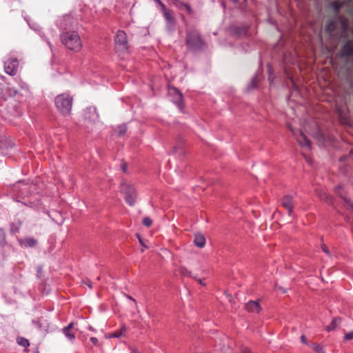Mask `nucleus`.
I'll use <instances>...</instances> for the list:
<instances>
[{
  "label": "nucleus",
  "instance_id": "obj_1",
  "mask_svg": "<svg viewBox=\"0 0 353 353\" xmlns=\"http://www.w3.org/2000/svg\"><path fill=\"white\" fill-rule=\"evenodd\" d=\"M62 43L69 50L79 52L82 48V41L77 32H65L61 35Z\"/></svg>",
  "mask_w": 353,
  "mask_h": 353
},
{
  "label": "nucleus",
  "instance_id": "obj_2",
  "mask_svg": "<svg viewBox=\"0 0 353 353\" xmlns=\"http://www.w3.org/2000/svg\"><path fill=\"white\" fill-rule=\"evenodd\" d=\"M72 98L68 94L63 93L58 95L54 100L57 109L63 115L70 113L72 105Z\"/></svg>",
  "mask_w": 353,
  "mask_h": 353
},
{
  "label": "nucleus",
  "instance_id": "obj_3",
  "mask_svg": "<svg viewBox=\"0 0 353 353\" xmlns=\"http://www.w3.org/2000/svg\"><path fill=\"white\" fill-rule=\"evenodd\" d=\"M115 50L119 54H124L128 50V42L126 33L123 30H118L114 37Z\"/></svg>",
  "mask_w": 353,
  "mask_h": 353
},
{
  "label": "nucleus",
  "instance_id": "obj_4",
  "mask_svg": "<svg viewBox=\"0 0 353 353\" xmlns=\"http://www.w3.org/2000/svg\"><path fill=\"white\" fill-rule=\"evenodd\" d=\"M121 192L125 195V202L132 206L136 202L137 191L134 186L127 181L121 183Z\"/></svg>",
  "mask_w": 353,
  "mask_h": 353
},
{
  "label": "nucleus",
  "instance_id": "obj_5",
  "mask_svg": "<svg viewBox=\"0 0 353 353\" xmlns=\"http://www.w3.org/2000/svg\"><path fill=\"white\" fill-rule=\"evenodd\" d=\"M186 45L188 48L196 50L201 48L203 41L199 32L196 30L188 31L186 37Z\"/></svg>",
  "mask_w": 353,
  "mask_h": 353
},
{
  "label": "nucleus",
  "instance_id": "obj_6",
  "mask_svg": "<svg viewBox=\"0 0 353 353\" xmlns=\"http://www.w3.org/2000/svg\"><path fill=\"white\" fill-rule=\"evenodd\" d=\"M19 61L17 58H10L4 62V70L10 76H14L18 70Z\"/></svg>",
  "mask_w": 353,
  "mask_h": 353
},
{
  "label": "nucleus",
  "instance_id": "obj_7",
  "mask_svg": "<svg viewBox=\"0 0 353 353\" xmlns=\"http://www.w3.org/2000/svg\"><path fill=\"white\" fill-rule=\"evenodd\" d=\"M168 93L170 96H173L172 99L173 103H174L180 109L183 107L182 103V94L176 88H169Z\"/></svg>",
  "mask_w": 353,
  "mask_h": 353
},
{
  "label": "nucleus",
  "instance_id": "obj_8",
  "mask_svg": "<svg viewBox=\"0 0 353 353\" xmlns=\"http://www.w3.org/2000/svg\"><path fill=\"white\" fill-rule=\"evenodd\" d=\"M288 128L292 131L294 136H295L296 141H298L300 145L305 148H310V141L302 132H297L298 134H296V132H295L293 130L290 125H288Z\"/></svg>",
  "mask_w": 353,
  "mask_h": 353
},
{
  "label": "nucleus",
  "instance_id": "obj_9",
  "mask_svg": "<svg viewBox=\"0 0 353 353\" xmlns=\"http://www.w3.org/2000/svg\"><path fill=\"white\" fill-rule=\"evenodd\" d=\"M282 206L285 208L289 215H291L294 209V200L293 197L290 195H285L281 200Z\"/></svg>",
  "mask_w": 353,
  "mask_h": 353
},
{
  "label": "nucleus",
  "instance_id": "obj_10",
  "mask_svg": "<svg viewBox=\"0 0 353 353\" xmlns=\"http://www.w3.org/2000/svg\"><path fill=\"white\" fill-rule=\"evenodd\" d=\"M84 116L85 119L93 122L96 121L99 118L94 107H89L86 108Z\"/></svg>",
  "mask_w": 353,
  "mask_h": 353
},
{
  "label": "nucleus",
  "instance_id": "obj_11",
  "mask_svg": "<svg viewBox=\"0 0 353 353\" xmlns=\"http://www.w3.org/2000/svg\"><path fill=\"white\" fill-rule=\"evenodd\" d=\"M245 309L251 312H259L261 307L257 301H250L245 304Z\"/></svg>",
  "mask_w": 353,
  "mask_h": 353
},
{
  "label": "nucleus",
  "instance_id": "obj_12",
  "mask_svg": "<svg viewBox=\"0 0 353 353\" xmlns=\"http://www.w3.org/2000/svg\"><path fill=\"white\" fill-rule=\"evenodd\" d=\"M205 242H206L205 238L202 234H201V233L195 234L194 239V243L196 247H198L199 248H203L205 245Z\"/></svg>",
  "mask_w": 353,
  "mask_h": 353
},
{
  "label": "nucleus",
  "instance_id": "obj_13",
  "mask_svg": "<svg viewBox=\"0 0 353 353\" xmlns=\"http://www.w3.org/2000/svg\"><path fill=\"white\" fill-rule=\"evenodd\" d=\"M164 16L166 20L167 28L170 31H172L175 28V21L169 12H165Z\"/></svg>",
  "mask_w": 353,
  "mask_h": 353
},
{
  "label": "nucleus",
  "instance_id": "obj_14",
  "mask_svg": "<svg viewBox=\"0 0 353 353\" xmlns=\"http://www.w3.org/2000/svg\"><path fill=\"white\" fill-rule=\"evenodd\" d=\"M342 54L344 56H352L353 55V45L351 41H348L343 47Z\"/></svg>",
  "mask_w": 353,
  "mask_h": 353
},
{
  "label": "nucleus",
  "instance_id": "obj_15",
  "mask_svg": "<svg viewBox=\"0 0 353 353\" xmlns=\"http://www.w3.org/2000/svg\"><path fill=\"white\" fill-rule=\"evenodd\" d=\"M342 186L339 185L336 188V191L339 194V195L344 199V201L345 202L347 208L349 209H351L353 211V204L350 202L349 199L346 198V196L343 194V192H340V190L342 189Z\"/></svg>",
  "mask_w": 353,
  "mask_h": 353
},
{
  "label": "nucleus",
  "instance_id": "obj_16",
  "mask_svg": "<svg viewBox=\"0 0 353 353\" xmlns=\"http://www.w3.org/2000/svg\"><path fill=\"white\" fill-rule=\"evenodd\" d=\"M341 319L340 318H334L331 322V323L327 325L325 328V330L327 332H330L332 330H334L336 329V327L339 326V325L341 323Z\"/></svg>",
  "mask_w": 353,
  "mask_h": 353
},
{
  "label": "nucleus",
  "instance_id": "obj_17",
  "mask_svg": "<svg viewBox=\"0 0 353 353\" xmlns=\"http://www.w3.org/2000/svg\"><path fill=\"white\" fill-rule=\"evenodd\" d=\"M310 345L316 353H325V347L321 343H312Z\"/></svg>",
  "mask_w": 353,
  "mask_h": 353
},
{
  "label": "nucleus",
  "instance_id": "obj_18",
  "mask_svg": "<svg viewBox=\"0 0 353 353\" xmlns=\"http://www.w3.org/2000/svg\"><path fill=\"white\" fill-rule=\"evenodd\" d=\"M71 21V17L70 16H65L59 23V26L60 28L61 29H67L70 28V25L68 23H70Z\"/></svg>",
  "mask_w": 353,
  "mask_h": 353
},
{
  "label": "nucleus",
  "instance_id": "obj_19",
  "mask_svg": "<svg viewBox=\"0 0 353 353\" xmlns=\"http://www.w3.org/2000/svg\"><path fill=\"white\" fill-rule=\"evenodd\" d=\"M179 273L182 276H188V277H192V278L196 279V277H194L192 275V272L190 271H189L185 267H183V266L180 267L179 269Z\"/></svg>",
  "mask_w": 353,
  "mask_h": 353
},
{
  "label": "nucleus",
  "instance_id": "obj_20",
  "mask_svg": "<svg viewBox=\"0 0 353 353\" xmlns=\"http://www.w3.org/2000/svg\"><path fill=\"white\" fill-rule=\"evenodd\" d=\"M37 244V241L32 238L26 239L23 241V246L26 248H32Z\"/></svg>",
  "mask_w": 353,
  "mask_h": 353
},
{
  "label": "nucleus",
  "instance_id": "obj_21",
  "mask_svg": "<svg viewBox=\"0 0 353 353\" xmlns=\"http://www.w3.org/2000/svg\"><path fill=\"white\" fill-rule=\"evenodd\" d=\"M17 342L19 345L24 347H28L30 345L29 341L23 337H18Z\"/></svg>",
  "mask_w": 353,
  "mask_h": 353
},
{
  "label": "nucleus",
  "instance_id": "obj_22",
  "mask_svg": "<svg viewBox=\"0 0 353 353\" xmlns=\"http://www.w3.org/2000/svg\"><path fill=\"white\" fill-rule=\"evenodd\" d=\"M125 331V328L123 327L120 330H117L110 335L109 338H119L124 335V332Z\"/></svg>",
  "mask_w": 353,
  "mask_h": 353
},
{
  "label": "nucleus",
  "instance_id": "obj_23",
  "mask_svg": "<svg viewBox=\"0 0 353 353\" xmlns=\"http://www.w3.org/2000/svg\"><path fill=\"white\" fill-rule=\"evenodd\" d=\"M63 333L65 336L70 341H72L75 339V336L71 332L70 330L63 329Z\"/></svg>",
  "mask_w": 353,
  "mask_h": 353
},
{
  "label": "nucleus",
  "instance_id": "obj_24",
  "mask_svg": "<svg viewBox=\"0 0 353 353\" xmlns=\"http://www.w3.org/2000/svg\"><path fill=\"white\" fill-rule=\"evenodd\" d=\"M127 131V127L125 125L123 124V125H120L119 126H118V134L119 136H123L125 134Z\"/></svg>",
  "mask_w": 353,
  "mask_h": 353
},
{
  "label": "nucleus",
  "instance_id": "obj_25",
  "mask_svg": "<svg viewBox=\"0 0 353 353\" xmlns=\"http://www.w3.org/2000/svg\"><path fill=\"white\" fill-rule=\"evenodd\" d=\"M152 223V221L149 217H145L143 220V224L146 227H150Z\"/></svg>",
  "mask_w": 353,
  "mask_h": 353
},
{
  "label": "nucleus",
  "instance_id": "obj_26",
  "mask_svg": "<svg viewBox=\"0 0 353 353\" xmlns=\"http://www.w3.org/2000/svg\"><path fill=\"white\" fill-rule=\"evenodd\" d=\"M345 341L353 340V330L346 333L344 336Z\"/></svg>",
  "mask_w": 353,
  "mask_h": 353
},
{
  "label": "nucleus",
  "instance_id": "obj_27",
  "mask_svg": "<svg viewBox=\"0 0 353 353\" xmlns=\"http://www.w3.org/2000/svg\"><path fill=\"white\" fill-rule=\"evenodd\" d=\"M256 83H257V77L255 76L252 79L251 83H250V85H249V89H252V88L256 87Z\"/></svg>",
  "mask_w": 353,
  "mask_h": 353
},
{
  "label": "nucleus",
  "instance_id": "obj_28",
  "mask_svg": "<svg viewBox=\"0 0 353 353\" xmlns=\"http://www.w3.org/2000/svg\"><path fill=\"white\" fill-rule=\"evenodd\" d=\"M6 239V235L4 231L0 228V244L4 243Z\"/></svg>",
  "mask_w": 353,
  "mask_h": 353
},
{
  "label": "nucleus",
  "instance_id": "obj_29",
  "mask_svg": "<svg viewBox=\"0 0 353 353\" xmlns=\"http://www.w3.org/2000/svg\"><path fill=\"white\" fill-rule=\"evenodd\" d=\"M322 250L326 254H327L328 256H330V253L329 249H328V248L325 245H322Z\"/></svg>",
  "mask_w": 353,
  "mask_h": 353
},
{
  "label": "nucleus",
  "instance_id": "obj_30",
  "mask_svg": "<svg viewBox=\"0 0 353 353\" xmlns=\"http://www.w3.org/2000/svg\"><path fill=\"white\" fill-rule=\"evenodd\" d=\"M301 341L303 343L305 344V345H310V344L308 343V341H307V339H306V337H305V335H302V336H301Z\"/></svg>",
  "mask_w": 353,
  "mask_h": 353
},
{
  "label": "nucleus",
  "instance_id": "obj_31",
  "mask_svg": "<svg viewBox=\"0 0 353 353\" xmlns=\"http://www.w3.org/2000/svg\"><path fill=\"white\" fill-rule=\"evenodd\" d=\"M90 341L95 345L98 343V339L96 337H91Z\"/></svg>",
  "mask_w": 353,
  "mask_h": 353
},
{
  "label": "nucleus",
  "instance_id": "obj_32",
  "mask_svg": "<svg viewBox=\"0 0 353 353\" xmlns=\"http://www.w3.org/2000/svg\"><path fill=\"white\" fill-rule=\"evenodd\" d=\"M73 325L74 323L72 322L68 326L65 327L63 329L71 330V329L73 327Z\"/></svg>",
  "mask_w": 353,
  "mask_h": 353
},
{
  "label": "nucleus",
  "instance_id": "obj_33",
  "mask_svg": "<svg viewBox=\"0 0 353 353\" xmlns=\"http://www.w3.org/2000/svg\"><path fill=\"white\" fill-rule=\"evenodd\" d=\"M121 170L123 172H125L126 170H127V165L125 163H123L122 165H121Z\"/></svg>",
  "mask_w": 353,
  "mask_h": 353
},
{
  "label": "nucleus",
  "instance_id": "obj_34",
  "mask_svg": "<svg viewBox=\"0 0 353 353\" xmlns=\"http://www.w3.org/2000/svg\"><path fill=\"white\" fill-rule=\"evenodd\" d=\"M241 353H252L248 348L245 347L242 350Z\"/></svg>",
  "mask_w": 353,
  "mask_h": 353
},
{
  "label": "nucleus",
  "instance_id": "obj_35",
  "mask_svg": "<svg viewBox=\"0 0 353 353\" xmlns=\"http://www.w3.org/2000/svg\"><path fill=\"white\" fill-rule=\"evenodd\" d=\"M12 94H13V95H16V94H17V93L18 92H17V90H15V89H12ZM9 94H10V95H12V93L10 92Z\"/></svg>",
  "mask_w": 353,
  "mask_h": 353
},
{
  "label": "nucleus",
  "instance_id": "obj_36",
  "mask_svg": "<svg viewBox=\"0 0 353 353\" xmlns=\"http://www.w3.org/2000/svg\"><path fill=\"white\" fill-rule=\"evenodd\" d=\"M331 25H332V24H330V25H328V26L326 27V30H327V32H331V31H332V30H331Z\"/></svg>",
  "mask_w": 353,
  "mask_h": 353
},
{
  "label": "nucleus",
  "instance_id": "obj_37",
  "mask_svg": "<svg viewBox=\"0 0 353 353\" xmlns=\"http://www.w3.org/2000/svg\"><path fill=\"white\" fill-rule=\"evenodd\" d=\"M137 236H138V238H139V241L140 243H141L142 245H143V241H142V240H141V239L140 235H139V234H137Z\"/></svg>",
  "mask_w": 353,
  "mask_h": 353
},
{
  "label": "nucleus",
  "instance_id": "obj_38",
  "mask_svg": "<svg viewBox=\"0 0 353 353\" xmlns=\"http://www.w3.org/2000/svg\"><path fill=\"white\" fill-rule=\"evenodd\" d=\"M3 85L0 84V95L3 93Z\"/></svg>",
  "mask_w": 353,
  "mask_h": 353
},
{
  "label": "nucleus",
  "instance_id": "obj_39",
  "mask_svg": "<svg viewBox=\"0 0 353 353\" xmlns=\"http://www.w3.org/2000/svg\"><path fill=\"white\" fill-rule=\"evenodd\" d=\"M197 281H198V282L199 283V284H201V285H205V283H203V281H202L201 279H197Z\"/></svg>",
  "mask_w": 353,
  "mask_h": 353
},
{
  "label": "nucleus",
  "instance_id": "obj_40",
  "mask_svg": "<svg viewBox=\"0 0 353 353\" xmlns=\"http://www.w3.org/2000/svg\"><path fill=\"white\" fill-rule=\"evenodd\" d=\"M130 353H138L136 350H132Z\"/></svg>",
  "mask_w": 353,
  "mask_h": 353
},
{
  "label": "nucleus",
  "instance_id": "obj_41",
  "mask_svg": "<svg viewBox=\"0 0 353 353\" xmlns=\"http://www.w3.org/2000/svg\"><path fill=\"white\" fill-rule=\"evenodd\" d=\"M128 297L129 299L132 300L133 301H135L134 299H133L131 296H128Z\"/></svg>",
  "mask_w": 353,
  "mask_h": 353
},
{
  "label": "nucleus",
  "instance_id": "obj_42",
  "mask_svg": "<svg viewBox=\"0 0 353 353\" xmlns=\"http://www.w3.org/2000/svg\"><path fill=\"white\" fill-rule=\"evenodd\" d=\"M32 28L34 29V30H37V28L36 27H34V26H30Z\"/></svg>",
  "mask_w": 353,
  "mask_h": 353
},
{
  "label": "nucleus",
  "instance_id": "obj_43",
  "mask_svg": "<svg viewBox=\"0 0 353 353\" xmlns=\"http://www.w3.org/2000/svg\"><path fill=\"white\" fill-rule=\"evenodd\" d=\"M25 85H26L25 83H23V85H21V88H23Z\"/></svg>",
  "mask_w": 353,
  "mask_h": 353
},
{
  "label": "nucleus",
  "instance_id": "obj_44",
  "mask_svg": "<svg viewBox=\"0 0 353 353\" xmlns=\"http://www.w3.org/2000/svg\"><path fill=\"white\" fill-rule=\"evenodd\" d=\"M148 316H149L150 317V316H152V315H151V314H150V312H148Z\"/></svg>",
  "mask_w": 353,
  "mask_h": 353
},
{
  "label": "nucleus",
  "instance_id": "obj_45",
  "mask_svg": "<svg viewBox=\"0 0 353 353\" xmlns=\"http://www.w3.org/2000/svg\"><path fill=\"white\" fill-rule=\"evenodd\" d=\"M327 198H328V196H327V195H325V198H322V199H327Z\"/></svg>",
  "mask_w": 353,
  "mask_h": 353
},
{
  "label": "nucleus",
  "instance_id": "obj_46",
  "mask_svg": "<svg viewBox=\"0 0 353 353\" xmlns=\"http://www.w3.org/2000/svg\"><path fill=\"white\" fill-rule=\"evenodd\" d=\"M89 330H93V328L91 326H89Z\"/></svg>",
  "mask_w": 353,
  "mask_h": 353
},
{
  "label": "nucleus",
  "instance_id": "obj_47",
  "mask_svg": "<svg viewBox=\"0 0 353 353\" xmlns=\"http://www.w3.org/2000/svg\"><path fill=\"white\" fill-rule=\"evenodd\" d=\"M159 3H161L160 0H156Z\"/></svg>",
  "mask_w": 353,
  "mask_h": 353
},
{
  "label": "nucleus",
  "instance_id": "obj_48",
  "mask_svg": "<svg viewBox=\"0 0 353 353\" xmlns=\"http://www.w3.org/2000/svg\"><path fill=\"white\" fill-rule=\"evenodd\" d=\"M270 71H271V68L269 67L268 68V72H270Z\"/></svg>",
  "mask_w": 353,
  "mask_h": 353
},
{
  "label": "nucleus",
  "instance_id": "obj_49",
  "mask_svg": "<svg viewBox=\"0 0 353 353\" xmlns=\"http://www.w3.org/2000/svg\"><path fill=\"white\" fill-rule=\"evenodd\" d=\"M48 45H49V46L50 47V46H51L50 43L49 41H48Z\"/></svg>",
  "mask_w": 353,
  "mask_h": 353
}]
</instances>
